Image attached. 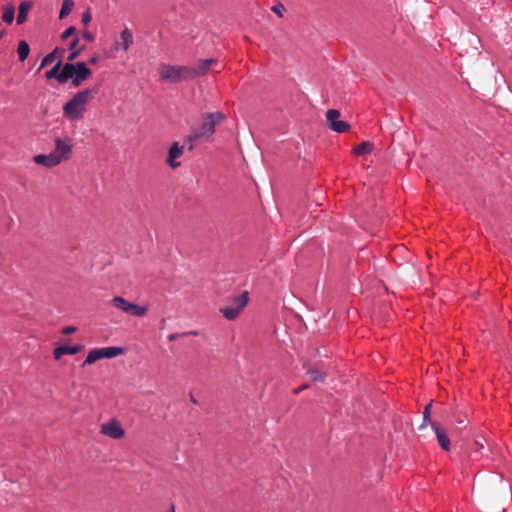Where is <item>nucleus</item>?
<instances>
[{"instance_id": "36", "label": "nucleus", "mask_w": 512, "mask_h": 512, "mask_svg": "<svg viewBox=\"0 0 512 512\" xmlns=\"http://www.w3.org/2000/svg\"><path fill=\"white\" fill-rule=\"evenodd\" d=\"M474 445H475V452H476V451H478V450H480V449H482V448L484 447V446H483V443H482V442H480V441H478V440H476V441L474 442Z\"/></svg>"}, {"instance_id": "10", "label": "nucleus", "mask_w": 512, "mask_h": 512, "mask_svg": "<svg viewBox=\"0 0 512 512\" xmlns=\"http://www.w3.org/2000/svg\"><path fill=\"white\" fill-rule=\"evenodd\" d=\"M217 60L213 58L201 59L196 66H191L193 79L204 76L210 69V66L216 64Z\"/></svg>"}, {"instance_id": "37", "label": "nucleus", "mask_w": 512, "mask_h": 512, "mask_svg": "<svg viewBox=\"0 0 512 512\" xmlns=\"http://www.w3.org/2000/svg\"><path fill=\"white\" fill-rule=\"evenodd\" d=\"M180 335H181V334H178V333L170 334V335L168 336V339H169L170 341H173V340H176Z\"/></svg>"}, {"instance_id": "17", "label": "nucleus", "mask_w": 512, "mask_h": 512, "mask_svg": "<svg viewBox=\"0 0 512 512\" xmlns=\"http://www.w3.org/2000/svg\"><path fill=\"white\" fill-rule=\"evenodd\" d=\"M33 3L31 1H22L18 8V15L16 18V22L18 25L23 24L27 19V14L29 10L32 8Z\"/></svg>"}, {"instance_id": "11", "label": "nucleus", "mask_w": 512, "mask_h": 512, "mask_svg": "<svg viewBox=\"0 0 512 512\" xmlns=\"http://www.w3.org/2000/svg\"><path fill=\"white\" fill-rule=\"evenodd\" d=\"M92 74V71L87 67L85 62H77L75 76L72 80V85L78 87L83 81L87 80Z\"/></svg>"}, {"instance_id": "30", "label": "nucleus", "mask_w": 512, "mask_h": 512, "mask_svg": "<svg viewBox=\"0 0 512 512\" xmlns=\"http://www.w3.org/2000/svg\"><path fill=\"white\" fill-rule=\"evenodd\" d=\"M75 33H76V28L74 26H70L63 31V33L61 34V39L65 40V39L69 38L70 36L74 35Z\"/></svg>"}, {"instance_id": "29", "label": "nucleus", "mask_w": 512, "mask_h": 512, "mask_svg": "<svg viewBox=\"0 0 512 512\" xmlns=\"http://www.w3.org/2000/svg\"><path fill=\"white\" fill-rule=\"evenodd\" d=\"M272 11L276 13L278 17H283L285 6L282 3H278L272 7Z\"/></svg>"}, {"instance_id": "4", "label": "nucleus", "mask_w": 512, "mask_h": 512, "mask_svg": "<svg viewBox=\"0 0 512 512\" xmlns=\"http://www.w3.org/2000/svg\"><path fill=\"white\" fill-rule=\"evenodd\" d=\"M248 301L249 293L247 291H244L240 295L234 296L231 299V304L226 307L220 308L219 311L227 320H235L239 316L243 308L247 305Z\"/></svg>"}, {"instance_id": "39", "label": "nucleus", "mask_w": 512, "mask_h": 512, "mask_svg": "<svg viewBox=\"0 0 512 512\" xmlns=\"http://www.w3.org/2000/svg\"><path fill=\"white\" fill-rule=\"evenodd\" d=\"M190 400H191L194 404H197V401H196V399L194 398V396H193V395H191V396H190Z\"/></svg>"}, {"instance_id": "5", "label": "nucleus", "mask_w": 512, "mask_h": 512, "mask_svg": "<svg viewBox=\"0 0 512 512\" xmlns=\"http://www.w3.org/2000/svg\"><path fill=\"white\" fill-rule=\"evenodd\" d=\"M111 305L124 313L135 317H144L147 313L146 306L131 303L121 296H115L111 300Z\"/></svg>"}, {"instance_id": "32", "label": "nucleus", "mask_w": 512, "mask_h": 512, "mask_svg": "<svg viewBox=\"0 0 512 512\" xmlns=\"http://www.w3.org/2000/svg\"><path fill=\"white\" fill-rule=\"evenodd\" d=\"M82 36H83V38L87 42H93L94 41V35L90 31H88V30H84L83 33H82Z\"/></svg>"}, {"instance_id": "19", "label": "nucleus", "mask_w": 512, "mask_h": 512, "mask_svg": "<svg viewBox=\"0 0 512 512\" xmlns=\"http://www.w3.org/2000/svg\"><path fill=\"white\" fill-rule=\"evenodd\" d=\"M103 358L104 353L102 351V348H94L89 351L88 355L86 356V359L84 360L81 366L84 367L86 365L93 364L94 362Z\"/></svg>"}, {"instance_id": "28", "label": "nucleus", "mask_w": 512, "mask_h": 512, "mask_svg": "<svg viewBox=\"0 0 512 512\" xmlns=\"http://www.w3.org/2000/svg\"><path fill=\"white\" fill-rule=\"evenodd\" d=\"M307 374H309L311 376V379L313 382L323 383L327 377V374L325 372H321V371L315 370V369L309 370L307 372Z\"/></svg>"}, {"instance_id": "40", "label": "nucleus", "mask_w": 512, "mask_h": 512, "mask_svg": "<svg viewBox=\"0 0 512 512\" xmlns=\"http://www.w3.org/2000/svg\"><path fill=\"white\" fill-rule=\"evenodd\" d=\"M5 30H0V39L4 36Z\"/></svg>"}, {"instance_id": "18", "label": "nucleus", "mask_w": 512, "mask_h": 512, "mask_svg": "<svg viewBox=\"0 0 512 512\" xmlns=\"http://www.w3.org/2000/svg\"><path fill=\"white\" fill-rule=\"evenodd\" d=\"M64 53V49L56 47L52 52L47 54L41 61V65L38 68V71H40L44 66L51 64L56 59H61L62 54Z\"/></svg>"}, {"instance_id": "6", "label": "nucleus", "mask_w": 512, "mask_h": 512, "mask_svg": "<svg viewBox=\"0 0 512 512\" xmlns=\"http://www.w3.org/2000/svg\"><path fill=\"white\" fill-rule=\"evenodd\" d=\"M340 112L337 109H329L326 112V120L331 130L337 133H343L349 130L350 125L348 122L339 120Z\"/></svg>"}, {"instance_id": "3", "label": "nucleus", "mask_w": 512, "mask_h": 512, "mask_svg": "<svg viewBox=\"0 0 512 512\" xmlns=\"http://www.w3.org/2000/svg\"><path fill=\"white\" fill-rule=\"evenodd\" d=\"M159 77L162 82L177 84L182 81L192 80L191 66L162 64L159 69Z\"/></svg>"}, {"instance_id": "21", "label": "nucleus", "mask_w": 512, "mask_h": 512, "mask_svg": "<svg viewBox=\"0 0 512 512\" xmlns=\"http://www.w3.org/2000/svg\"><path fill=\"white\" fill-rule=\"evenodd\" d=\"M373 147H374L373 143H371L369 141H364L361 144H359L358 146H356L352 152L355 156L370 154L373 151Z\"/></svg>"}, {"instance_id": "13", "label": "nucleus", "mask_w": 512, "mask_h": 512, "mask_svg": "<svg viewBox=\"0 0 512 512\" xmlns=\"http://www.w3.org/2000/svg\"><path fill=\"white\" fill-rule=\"evenodd\" d=\"M431 427L435 432V435H436V438H437V441H438V444L440 445V447L444 451H449L451 443H450V439L448 437L446 430L443 429L442 427H440V425L438 423H431Z\"/></svg>"}, {"instance_id": "35", "label": "nucleus", "mask_w": 512, "mask_h": 512, "mask_svg": "<svg viewBox=\"0 0 512 512\" xmlns=\"http://www.w3.org/2000/svg\"><path fill=\"white\" fill-rule=\"evenodd\" d=\"M182 336H187V335H190V336H197L198 335V331L197 330H192V331H188V332H184L181 334Z\"/></svg>"}, {"instance_id": "25", "label": "nucleus", "mask_w": 512, "mask_h": 512, "mask_svg": "<svg viewBox=\"0 0 512 512\" xmlns=\"http://www.w3.org/2000/svg\"><path fill=\"white\" fill-rule=\"evenodd\" d=\"M74 7V1L73 0H63L62 7L60 9L59 18L64 19L67 17L72 9Z\"/></svg>"}, {"instance_id": "20", "label": "nucleus", "mask_w": 512, "mask_h": 512, "mask_svg": "<svg viewBox=\"0 0 512 512\" xmlns=\"http://www.w3.org/2000/svg\"><path fill=\"white\" fill-rule=\"evenodd\" d=\"M78 43L79 38L76 36L71 40V42L68 45V49L71 51V53L67 57V60L69 62L74 61L85 48L84 46H81L78 49H76Z\"/></svg>"}, {"instance_id": "34", "label": "nucleus", "mask_w": 512, "mask_h": 512, "mask_svg": "<svg viewBox=\"0 0 512 512\" xmlns=\"http://www.w3.org/2000/svg\"><path fill=\"white\" fill-rule=\"evenodd\" d=\"M308 387H309V385L305 384V385H302V386L294 389L293 392H294V394H299L301 391L307 389Z\"/></svg>"}, {"instance_id": "12", "label": "nucleus", "mask_w": 512, "mask_h": 512, "mask_svg": "<svg viewBox=\"0 0 512 512\" xmlns=\"http://www.w3.org/2000/svg\"><path fill=\"white\" fill-rule=\"evenodd\" d=\"M133 44V34L130 29L125 28L121 31L119 40H117L114 44V49L116 51L123 50L127 51L131 45Z\"/></svg>"}, {"instance_id": "22", "label": "nucleus", "mask_w": 512, "mask_h": 512, "mask_svg": "<svg viewBox=\"0 0 512 512\" xmlns=\"http://www.w3.org/2000/svg\"><path fill=\"white\" fill-rule=\"evenodd\" d=\"M2 9H3L2 20L7 24H11L13 22L14 16H15L14 6L11 3H9L7 5H4L2 7Z\"/></svg>"}, {"instance_id": "7", "label": "nucleus", "mask_w": 512, "mask_h": 512, "mask_svg": "<svg viewBox=\"0 0 512 512\" xmlns=\"http://www.w3.org/2000/svg\"><path fill=\"white\" fill-rule=\"evenodd\" d=\"M72 140L69 137L56 138L55 148L52 150V154L60 158V163L67 160L72 152Z\"/></svg>"}, {"instance_id": "15", "label": "nucleus", "mask_w": 512, "mask_h": 512, "mask_svg": "<svg viewBox=\"0 0 512 512\" xmlns=\"http://www.w3.org/2000/svg\"><path fill=\"white\" fill-rule=\"evenodd\" d=\"M82 349V345H61L59 347H56L53 351V356L55 360H59L63 355L69 354L74 355L77 354Z\"/></svg>"}, {"instance_id": "41", "label": "nucleus", "mask_w": 512, "mask_h": 512, "mask_svg": "<svg viewBox=\"0 0 512 512\" xmlns=\"http://www.w3.org/2000/svg\"><path fill=\"white\" fill-rule=\"evenodd\" d=\"M457 423L462 424V423H463V420H462V419H459V420H457Z\"/></svg>"}, {"instance_id": "8", "label": "nucleus", "mask_w": 512, "mask_h": 512, "mask_svg": "<svg viewBox=\"0 0 512 512\" xmlns=\"http://www.w3.org/2000/svg\"><path fill=\"white\" fill-rule=\"evenodd\" d=\"M101 433L112 439H120L124 436L125 431L116 419H111L108 422L102 424Z\"/></svg>"}, {"instance_id": "2", "label": "nucleus", "mask_w": 512, "mask_h": 512, "mask_svg": "<svg viewBox=\"0 0 512 512\" xmlns=\"http://www.w3.org/2000/svg\"><path fill=\"white\" fill-rule=\"evenodd\" d=\"M224 119L225 115L222 112L207 113L203 116L200 127L192 129L188 139L190 141H197L202 138H210L215 133L216 125Z\"/></svg>"}, {"instance_id": "14", "label": "nucleus", "mask_w": 512, "mask_h": 512, "mask_svg": "<svg viewBox=\"0 0 512 512\" xmlns=\"http://www.w3.org/2000/svg\"><path fill=\"white\" fill-rule=\"evenodd\" d=\"M35 163L43 165L45 167H54L60 164V158L53 155L52 152L49 154H39L34 157Z\"/></svg>"}, {"instance_id": "33", "label": "nucleus", "mask_w": 512, "mask_h": 512, "mask_svg": "<svg viewBox=\"0 0 512 512\" xmlns=\"http://www.w3.org/2000/svg\"><path fill=\"white\" fill-rule=\"evenodd\" d=\"M75 331H76L75 326H66L65 328H63L62 333L67 335V334H72Z\"/></svg>"}, {"instance_id": "31", "label": "nucleus", "mask_w": 512, "mask_h": 512, "mask_svg": "<svg viewBox=\"0 0 512 512\" xmlns=\"http://www.w3.org/2000/svg\"><path fill=\"white\" fill-rule=\"evenodd\" d=\"M91 19H92V14H91L90 9L88 8L86 11L83 12L82 17H81V22L85 26H87L89 24V22L91 21Z\"/></svg>"}, {"instance_id": "26", "label": "nucleus", "mask_w": 512, "mask_h": 512, "mask_svg": "<svg viewBox=\"0 0 512 512\" xmlns=\"http://www.w3.org/2000/svg\"><path fill=\"white\" fill-rule=\"evenodd\" d=\"M431 408H432V401L429 402L424 408L423 421H422V424L419 426V429H423V428L427 427L429 424L431 425V423H433L431 421Z\"/></svg>"}, {"instance_id": "24", "label": "nucleus", "mask_w": 512, "mask_h": 512, "mask_svg": "<svg viewBox=\"0 0 512 512\" xmlns=\"http://www.w3.org/2000/svg\"><path fill=\"white\" fill-rule=\"evenodd\" d=\"M102 351L104 353V358L111 359V358H114V357H117V356L123 354L124 348L111 346V347L102 348Z\"/></svg>"}, {"instance_id": "42", "label": "nucleus", "mask_w": 512, "mask_h": 512, "mask_svg": "<svg viewBox=\"0 0 512 512\" xmlns=\"http://www.w3.org/2000/svg\"><path fill=\"white\" fill-rule=\"evenodd\" d=\"M172 512H174V511H172Z\"/></svg>"}, {"instance_id": "38", "label": "nucleus", "mask_w": 512, "mask_h": 512, "mask_svg": "<svg viewBox=\"0 0 512 512\" xmlns=\"http://www.w3.org/2000/svg\"><path fill=\"white\" fill-rule=\"evenodd\" d=\"M98 62V57L95 55L90 58L89 63L90 64H96Z\"/></svg>"}, {"instance_id": "1", "label": "nucleus", "mask_w": 512, "mask_h": 512, "mask_svg": "<svg viewBox=\"0 0 512 512\" xmlns=\"http://www.w3.org/2000/svg\"><path fill=\"white\" fill-rule=\"evenodd\" d=\"M98 90L94 88H86L78 91L73 97L64 105V115L71 121L83 118L86 112V104L97 94Z\"/></svg>"}, {"instance_id": "16", "label": "nucleus", "mask_w": 512, "mask_h": 512, "mask_svg": "<svg viewBox=\"0 0 512 512\" xmlns=\"http://www.w3.org/2000/svg\"><path fill=\"white\" fill-rule=\"evenodd\" d=\"M77 68V63H66L63 65L59 77L58 82L59 83H66L69 79L73 80V77L75 76Z\"/></svg>"}, {"instance_id": "23", "label": "nucleus", "mask_w": 512, "mask_h": 512, "mask_svg": "<svg viewBox=\"0 0 512 512\" xmlns=\"http://www.w3.org/2000/svg\"><path fill=\"white\" fill-rule=\"evenodd\" d=\"M29 52H30V47H29L28 43L25 40H21L18 43V48H17L19 60L21 62L25 61L27 59V57L29 56Z\"/></svg>"}, {"instance_id": "27", "label": "nucleus", "mask_w": 512, "mask_h": 512, "mask_svg": "<svg viewBox=\"0 0 512 512\" xmlns=\"http://www.w3.org/2000/svg\"><path fill=\"white\" fill-rule=\"evenodd\" d=\"M62 65V59H58L56 64L48 71H46L45 73V77L47 79H52V78H55L57 81H58V77H59V69Z\"/></svg>"}, {"instance_id": "9", "label": "nucleus", "mask_w": 512, "mask_h": 512, "mask_svg": "<svg viewBox=\"0 0 512 512\" xmlns=\"http://www.w3.org/2000/svg\"><path fill=\"white\" fill-rule=\"evenodd\" d=\"M184 152V147L180 146L178 142H173L168 151V157L166 159V163L173 169L180 166V162H177L176 159L181 157Z\"/></svg>"}]
</instances>
